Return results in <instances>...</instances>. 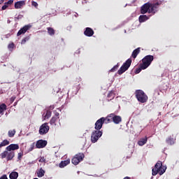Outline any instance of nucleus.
I'll return each mask as SVG.
<instances>
[{"instance_id": "obj_24", "label": "nucleus", "mask_w": 179, "mask_h": 179, "mask_svg": "<svg viewBox=\"0 0 179 179\" xmlns=\"http://www.w3.org/2000/svg\"><path fill=\"white\" fill-rule=\"evenodd\" d=\"M15 157V152L11 151L7 154V160H12Z\"/></svg>"}, {"instance_id": "obj_1", "label": "nucleus", "mask_w": 179, "mask_h": 179, "mask_svg": "<svg viewBox=\"0 0 179 179\" xmlns=\"http://www.w3.org/2000/svg\"><path fill=\"white\" fill-rule=\"evenodd\" d=\"M161 4L162 2L159 1L156 2H147L141 6V13L142 15H145V13H152V15H155Z\"/></svg>"}, {"instance_id": "obj_19", "label": "nucleus", "mask_w": 179, "mask_h": 179, "mask_svg": "<svg viewBox=\"0 0 179 179\" xmlns=\"http://www.w3.org/2000/svg\"><path fill=\"white\" fill-rule=\"evenodd\" d=\"M146 20H149V17L146 15H140L138 17V22L140 23H143L144 22H146Z\"/></svg>"}, {"instance_id": "obj_28", "label": "nucleus", "mask_w": 179, "mask_h": 179, "mask_svg": "<svg viewBox=\"0 0 179 179\" xmlns=\"http://www.w3.org/2000/svg\"><path fill=\"white\" fill-rule=\"evenodd\" d=\"M48 30V33L50 36H54V34H55V30L53 29V28L52 27H48L47 28Z\"/></svg>"}, {"instance_id": "obj_35", "label": "nucleus", "mask_w": 179, "mask_h": 179, "mask_svg": "<svg viewBox=\"0 0 179 179\" xmlns=\"http://www.w3.org/2000/svg\"><path fill=\"white\" fill-rule=\"evenodd\" d=\"M8 151H4L1 154V159H5V157H8Z\"/></svg>"}, {"instance_id": "obj_45", "label": "nucleus", "mask_w": 179, "mask_h": 179, "mask_svg": "<svg viewBox=\"0 0 179 179\" xmlns=\"http://www.w3.org/2000/svg\"><path fill=\"white\" fill-rule=\"evenodd\" d=\"M3 2H5V0H0V5H2V3H3Z\"/></svg>"}, {"instance_id": "obj_14", "label": "nucleus", "mask_w": 179, "mask_h": 179, "mask_svg": "<svg viewBox=\"0 0 179 179\" xmlns=\"http://www.w3.org/2000/svg\"><path fill=\"white\" fill-rule=\"evenodd\" d=\"M19 149V145L17 144H10L6 147V150L8 152H12V150H17Z\"/></svg>"}, {"instance_id": "obj_36", "label": "nucleus", "mask_w": 179, "mask_h": 179, "mask_svg": "<svg viewBox=\"0 0 179 179\" xmlns=\"http://www.w3.org/2000/svg\"><path fill=\"white\" fill-rule=\"evenodd\" d=\"M8 50H10V51H12V50H13V48H15V43H11L8 44Z\"/></svg>"}, {"instance_id": "obj_47", "label": "nucleus", "mask_w": 179, "mask_h": 179, "mask_svg": "<svg viewBox=\"0 0 179 179\" xmlns=\"http://www.w3.org/2000/svg\"><path fill=\"white\" fill-rule=\"evenodd\" d=\"M123 179H131V178L129 177H128V176H126Z\"/></svg>"}, {"instance_id": "obj_18", "label": "nucleus", "mask_w": 179, "mask_h": 179, "mask_svg": "<svg viewBox=\"0 0 179 179\" xmlns=\"http://www.w3.org/2000/svg\"><path fill=\"white\" fill-rule=\"evenodd\" d=\"M13 3V0H8L7 2L4 3V5L1 7V10H6L9 8V5H12Z\"/></svg>"}, {"instance_id": "obj_48", "label": "nucleus", "mask_w": 179, "mask_h": 179, "mask_svg": "<svg viewBox=\"0 0 179 179\" xmlns=\"http://www.w3.org/2000/svg\"><path fill=\"white\" fill-rule=\"evenodd\" d=\"M76 83H74V85H78V83H76V82H78V81H75Z\"/></svg>"}, {"instance_id": "obj_46", "label": "nucleus", "mask_w": 179, "mask_h": 179, "mask_svg": "<svg viewBox=\"0 0 179 179\" xmlns=\"http://www.w3.org/2000/svg\"><path fill=\"white\" fill-rule=\"evenodd\" d=\"M20 17H22V15H19L16 17V19H20Z\"/></svg>"}, {"instance_id": "obj_17", "label": "nucleus", "mask_w": 179, "mask_h": 179, "mask_svg": "<svg viewBox=\"0 0 179 179\" xmlns=\"http://www.w3.org/2000/svg\"><path fill=\"white\" fill-rule=\"evenodd\" d=\"M121 121H122V118L121 117V116L114 115L113 120V122H114V124H120V122H121Z\"/></svg>"}, {"instance_id": "obj_20", "label": "nucleus", "mask_w": 179, "mask_h": 179, "mask_svg": "<svg viewBox=\"0 0 179 179\" xmlns=\"http://www.w3.org/2000/svg\"><path fill=\"white\" fill-rule=\"evenodd\" d=\"M139 52H141V48L135 49L131 54L132 58L135 59V58H136V57H138V55H139Z\"/></svg>"}, {"instance_id": "obj_43", "label": "nucleus", "mask_w": 179, "mask_h": 179, "mask_svg": "<svg viewBox=\"0 0 179 179\" xmlns=\"http://www.w3.org/2000/svg\"><path fill=\"white\" fill-rule=\"evenodd\" d=\"M15 99H16V96H12V97L10 98V101H11V103H13V102L15 101Z\"/></svg>"}, {"instance_id": "obj_31", "label": "nucleus", "mask_w": 179, "mask_h": 179, "mask_svg": "<svg viewBox=\"0 0 179 179\" xmlns=\"http://www.w3.org/2000/svg\"><path fill=\"white\" fill-rule=\"evenodd\" d=\"M145 69H143V68H142V64H139V68H138V69H136L135 73H136V74L141 73V71L142 70H145Z\"/></svg>"}, {"instance_id": "obj_40", "label": "nucleus", "mask_w": 179, "mask_h": 179, "mask_svg": "<svg viewBox=\"0 0 179 179\" xmlns=\"http://www.w3.org/2000/svg\"><path fill=\"white\" fill-rule=\"evenodd\" d=\"M32 6H34L35 8H37L38 6V3L36 1H31Z\"/></svg>"}, {"instance_id": "obj_34", "label": "nucleus", "mask_w": 179, "mask_h": 179, "mask_svg": "<svg viewBox=\"0 0 179 179\" xmlns=\"http://www.w3.org/2000/svg\"><path fill=\"white\" fill-rule=\"evenodd\" d=\"M30 40V36H26L22 40L21 44H26V41H29Z\"/></svg>"}, {"instance_id": "obj_26", "label": "nucleus", "mask_w": 179, "mask_h": 179, "mask_svg": "<svg viewBox=\"0 0 179 179\" xmlns=\"http://www.w3.org/2000/svg\"><path fill=\"white\" fill-rule=\"evenodd\" d=\"M115 97V94H114V92L110 91L107 96L108 100L111 101Z\"/></svg>"}, {"instance_id": "obj_38", "label": "nucleus", "mask_w": 179, "mask_h": 179, "mask_svg": "<svg viewBox=\"0 0 179 179\" xmlns=\"http://www.w3.org/2000/svg\"><path fill=\"white\" fill-rule=\"evenodd\" d=\"M38 162L40 163H45V158H44V157H41V158H39Z\"/></svg>"}, {"instance_id": "obj_8", "label": "nucleus", "mask_w": 179, "mask_h": 179, "mask_svg": "<svg viewBox=\"0 0 179 179\" xmlns=\"http://www.w3.org/2000/svg\"><path fill=\"white\" fill-rule=\"evenodd\" d=\"M48 131H50L48 123H43L39 128V134L45 135V134H48Z\"/></svg>"}, {"instance_id": "obj_33", "label": "nucleus", "mask_w": 179, "mask_h": 179, "mask_svg": "<svg viewBox=\"0 0 179 179\" xmlns=\"http://www.w3.org/2000/svg\"><path fill=\"white\" fill-rule=\"evenodd\" d=\"M120 68V63H117L115 66H114L111 69L110 72H115Z\"/></svg>"}, {"instance_id": "obj_10", "label": "nucleus", "mask_w": 179, "mask_h": 179, "mask_svg": "<svg viewBox=\"0 0 179 179\" xmlns=\"http://www.w3.org/2000/svg\"><path fill=\"white\" fill-rule=\"evenodd\" d=\"M47 146V141L45 140H38L36 142V147L37 149H43Z\"/></svg>"}, {"instance_id": "obj_23", "label": "nucleus", "mask_w": 179, "mask_h": 179, "mask_svg": "<svg viewBox=\"0 0 179 179\" xmlns=\"http://www.w3.org/2000/svg\"><path fill=\"white\" fill-rule=\"evenodd\" d=\"M19 177V173L17 172H12L9 175V178L10 179H17Z\"/></svg>"}, {"instance_id": "obj_50", "label": "nucleus", "mask_w": 179, "mask_h": 179, "mask_svg": "<svg viewBox=\"0 0 179 179\" xmlns=\"http://www.w3.org/2000/svg\"><path fill=\"white\" fill-rule=\"evenodd\" d=\"M84 1H86V0H84Z\"/></svg>"}, {"instance_id": "obj_42", "label": "nucleus", "mask_w": 179, "mask_h": 179, "mask_svg": "<svg viewBox=\"0 0 179 179\" xmlns=\"http://www.w3.org/2000/svg\"><path fill=\"white\" fill-rule=\"evenodd\" d=\"M0 179H8V176L4 174L1 177H0Z\"/></svg>"}, {"instance_id": "obj_6", "label": "nucleus", "mask_w": 179, "mask_h": 179, "mask_svg": "<svg viewBox=\"0 0 179 179\" xmlns=\"http://www.w3.org/2000/svg\"><path fill=\"white\" fill-rule=\"evenodd\" d=\"M85 159V154L79 152L76 154L73 159H71V162L74 164V166H78L80 162H83Z\"/></svg>"}, {"instance_id": "obj_22", "label": "nucleus", "mask_w": 179, "mask_h": 179, "mask_svg": "<svg viewBox=\"0 0 179 179\" xmlns=\"http://www.w3.org/2000/svg\"><path fill=\"white\" fill-rule=\"evenodd\" d=\"M44 174H45V171L43 169V168H41L38 171H37V176L39 178H41V177H44Z\"/></svg>"}, {"instance_id": "obj_29", "label": "nucleus", "mask_w": 179, "mask_h": 179, "mask_svg": "<svg viewBox=\"0 0 179 179\" xmlns=\"http://www.w3.org/2000/svg\"><path fill=\"white\" fill-rule=\"evenodd\" d=\"M58 118L57 117H55L54 116L51 118L50 121V124L51 125H57L56 122L57 121H58Z\"/></svg>"}, {"instance_id": "obj_13", "label": "nucleus", "mask_w": 179, "mask_h": 179, "mask_svg": "<svg viewBox=\"0 0 179 179\" xmlns=\"http://www.w3.org/2000/svg\"><path fill=\"white\" fill-rule=\"evenodd\" d=\"M114 113L109 114L106 117H104L105 124H110V122H113L114 120Z\"/></svg>"}, {"instance_id": "obj_49", "label": "nucleus", "mask_w": 179, "mask_h": 179, "mask_svg": "<svg viewBox=\"0 0 179 179\" xmlns=\"http://www.w3.org/2000/svg\"><path fill=\"white\" fill-rule=\"evenodd\" d=\"M80 84H78V86H80Z\"/></svg>"}, {"instance_id": "obj_7", "label": "nucleus", "mask_w": 179, "mask_h": 179, "mask_svg": "<svg viewBox=\"0 0 179 179\" xmlns=\"http://www.w3.org/2000/svg\"><path fill=\"white\" fill-rule=\"evenodd\" d=\"M103 135V132L100 130H95L92 133L91 135V141L92 143H96L97 141H99V138H101V136Z\"/></svg>"}, {"instance_id": "obj_2", "label": "nucleus", "mask_w": 179, "mask_h": 179, "mask_svg": "<svg viewBox=\"0 0 179 179\" xmlns=\"http://www.w3.org/2000/svg\"><path fill=\"white\" fill-rule=\"evenodd\" d=\"M166 170H167V167L163 166V162L162 161H158L155 165V168L152 169V176H163L164 173H166Z\"/></svg>"}, {"instance_id": "obj_9", "label": "nucleus", "mask_w": 179, "mask_h": 179, "mask_svg": "<svg viewBox=\"0 0 179 179\" xmlns=\"http://www.w3.org/2000/svg\"><path fill=\"white\" fill-rule=\"evenodd\" d=\"M106 122L104 117H101L95 122L94 129L96 131H100L101 128H103V124Z\"/></svg>"}, {"instance_id": "obj_27", "label": "nucleus", "mask_w": 179, "mask_h": 179, "mask_svg": "<svg viewBox=\"0 0 179 179\" xmlns=\"http://www.w3.org/2000/svg\"><path fill=\"white\" fill-rule=\"evenodd\" d=\"M9 145V141L8 140H4L0 143V152H1V148Z\"/></svg>"}, {"instance_id": "obj_12", "label": "nucleus", "mask_w": 179, "mask_h": 179, "mask_svg": "<svg viewBox=\"0 0 179 179\" xmlns=\"http://www.w3.org/2000/svg\"><path fill=\"white\" fill-rule=\"evenodd\" d=\"M84 34L87 37H92L93 34H94V31H93V29L90 27H87L84 31Z\"/></svg>"}, {"instance_id": "obj_15", "label": "nucleus", "mask_w": 179, "mask_h": 179, "mask_svg": "<svg viewBox=\"0 0 179 179\" xmlns=\"http://www.w3.org/2000/svg\"><path fill=\"white\" fill-rule=\"evenodd\" d=\"M24 5V1H20L15 3V9H21Z\"/></svg>"}, {"instance_id": "obj_37", "label": "nucleus", "mask_w": 179, "mask_h": 179, "mask_svg": "<svg viewBox=\"0 0 179 179\" xmlns=\"http://www.w3.org/2000/svg\"><path fill=\"white\" fill-rule=\"evenodd\" d=\"M44 117L45 118H50L51 117V111L48 110Z\"/></svg>"}, {"instance_id": "obj_16", "label": "nucleus", "mask_w": 179, "mask_h": 179, "mask_svg": "<svg viewBox=\"0 0 179 179\" xmlns=\"http://www.w3.org/2000/svg\"><path fill=\"white\" fill-rule=\"evenodd\" d=\"M69 163H71V159H69L64 161H62L59 163V166L60 167V169H64V167H66V166H68Z\"/></svg>"}, {"instance_id": "obj_4", "label": "nucleus", "mask_w": 179, "mask_h": 179, "mask_svg": "<svg viewBox=\"0 0 179 179\" xmlns=\"http://www.w3.org/2000/svg\"><path fill=\"white\" fill-rule=\"evenodd\" d=\"M153 59H155V57H153V55H148L144 57L141 60V68H143V69H148V68L152 65Z\"/></svg>"}, {"instance_id": "obj_30", "label": "nucleus", "mask_w": 179, "mask_h": 179, "mask_svg": "<svg viewBox=\"0 0 179 179\" xmlns=\"http://www.w3.org/2000/svg\"><path fill=\"white\" fill-rule=\"evenodd\" d=\"M15 134H16V130H9L8 131V136L9 138H13L15 136Z\"/></svg>"}, {"instance_id": "obj_32", "label": "nucleus", "mask_w": 179, "mask_h": 179, "mask_svg": "<svg viewBox=\"0 0 179 179\" xmlns=\"http://www.w3.org/2000/svg\"><path fill=\"white\" fill-rule=\"evenodd\" d=\"M166 143L171 145H174V139L171 138H169L168 139H166Z\"/></svg>"}, {"instance_id": "obj_5", "label": "nucleus", "mask_w": 179, "mask_h": 179, "mask_svg": "<svg viewBox=\"0 0 179 179\" xmlns=\"http://www.w3.org/2000/svg\"><path fill=\"white\" fill-rule=\"evenodd\" d=\"M132 64V59H128L117 71L118 75H122L126 71L129 69V66Z\"/></svg>"}, {"instance_id": "obj_25", "label": "nucleus", "mask_w": 179, "mask_h": 179, "mask_svg": "<svg viewBox=\"0 0 179 179\" xmlns=\"http://www.w3.org/2000/svg\"><path fill=\"white\" fill-rule=\"evenodd\" d=\"M6 110V104L2 103L0 105V115H3V112Z\"/></svg>"}, {"instance_id": "obj_21", "label": "nucleus", "mask_w": 179, "mask_h": 179, "mask_svg": "<svg viewBox=\"0 0 179 179\" xmlns=\"http://www.w3.org/2000/svg\"><path fill=\"white\" fill-rule=\"evenodd\" d=\"M148 143V137L145 136L144 138H141L140 141H138V146H143V145H146Z\"/></svg>"}, {"instance_id": "obj_44", "label": "nucleus", "mask_w": 179, "mask_h": 179, "mask_svg": "<svg viewBox=\"0 0 179 179\" xmlns=\"http://www.w3.org/2000/svg\"><path fill=\"white\" fill-rule=\"evenodd\" d=\"M33 149H34V145L31 146L29 151L31 152V150H33Z\"/></svg>"}, {"instance_id": "obj_11", "label": "nucleus", "mask_w": 179, "mask_h": 179, "mask_svg": "<svg viewBox=\"0 0 179 179\" xmlns=\"http://www.w3.org/2000/svg\"><path fill=\"white\" fill-rule=\"evenodd\" d=\"M30 27H31V25H25L21 28L17 34V37H19V36H22V34H24L27 30H30Z\"/></svg>"}, {"instance_id": "obj_3", "label": "nucleus", "mask_w": 179, "mask_h": 179, "mask_svg": "<svg viewBox=\"0 0 179 179\" xmlns=\"http://www.w3.org/2000/svg\"><path fill=\"white\" fill-rule=\"evenodd\" d=\"M135 96L138 101L141 103H147L148 100H149V97L142 90H136Z\"/></svg>"}, {"instance_id": "obj_41", "label": "nucleus", "mask_w": 179, "mask_h": 179, "mask_svg": "<svg viewBox=\"0 0 179 179\" xmlns=\"http://www.w3.org/2000/svg\"><path fill=\"white\" fill-rule=\"evenodd\" d=\"M53 117L59 120V113L57 112Z\"/></svg>"}, {"instance_id": "obj_39", "label": "nucleus", "mask_w": 179, "mask_h": 179, "mask_svg": "<svg viewBox=\"0 0 179 179\" xmlns=\"http://www.w3.org/2000/svg\"><path fill=\"white\" fill-rule=\"evenodd\" d=\"M22 157H23V152H19L17 159L18 160H22Z\"/></svg>"}]
</instances>
